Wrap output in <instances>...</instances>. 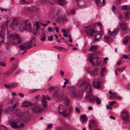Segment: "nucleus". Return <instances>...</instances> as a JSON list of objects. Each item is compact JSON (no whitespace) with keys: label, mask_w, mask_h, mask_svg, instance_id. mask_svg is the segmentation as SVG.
I'll list each match as a JSON object with an SVG mask.
<instances>
[{"label":"nucleus","mask_w":130,"mask_h":130,"mask_svg":"<svg viewBox=\"0 0 130 130\" xmlns=\"http://www.w3.org/2000/svg\"><path fill=\"white\" fill-rule=\"evenodd\" d=\"M69 89L70 92L71 94L73 97H76L79 95H81L83 93V91L82 90H80L79 92V93L77 94L75 91V89L74 88L71 87H69Z\"/></svg>","instance_id":"nucleus-5"},{"label":"nucleus","mask_w":130,"mask_h":130,"mask_svg":"<svg viewBox=\"0 0 130 130\" xmlns=\"http://www.w3.org/2000/svg\"><path fill=\"white\" fill-rule=\"evenodd\" d=\"M119 28L115 29L112 32H111L110 30L108 31V34L111 36H114L116 35L119 31Z\"/></svg>","instance_id":"nucleus-9"},{"label":"nucleus","mask_w":130,"mask_h":130,"mask_svg":"<svg viewBox=\"0 0 130 130\" xmlns=\"http://www.w3.org/2000/svg\"><path fill=\"white\" fill-rule=\"evenodd\" d=\"M5 86L7 88H9L10 89H11V88L10 87V86L8 84H4Z\"/></svg>","instance_id":"nucleus-57"},{"label":"nucleus","mask_w":130,"mask_h":130,"mask_svg":"<svg viewBox=\"0 0 130 130\" xmlns=\"http://www.w3.org/2000/svg\"><path fill=\"white\" fill-rule=\"evenodd\" d=\"M57 15L58 16L59 19L60 17H61L62 16L61 14V11L60 10H58L57 13Z\"/></svg>","instance_id":"nucleus-41"},{"label":"nucleus","mask_w":130,"mask_h":130,"mask_svg":"<svg viewBox=\"0 0 130 130\" xmlns=\"http://www.w3.org/2000/svg\"><path fill=\"white\" fill-rule=\"evenodd\" d=\"M95 31L92 29L90 28L89 29H87L85 31V33L86 34L89 35L91 37H92L93 34L94 33Z\"/></svg>","instance_id":"nucleus-11"},{"label":"nucleus","mask_w":130,"mask_h":130,"mask_svg":"<svg viewBox=\"0 0 130 130\" xmlns=\"http://www.w3.org/2000/svg\"><path fill=\"white\" fill-rule=\"evenodd\" d=\"M41 103L42 105L43 106L45 107H47V103L45 100H41Z\"/></svg>","instance_id":"nucleus-29"},{"label":"nucleus","mask_w":130,"mask_h":130,"mask_svg":"<svg viewBox=\"0 0 130 130\" xmlns=\"http://www.w3.org/2000/svg\"><path fill=\"white\" fill-rule=\"evenodd\" d=\"M17 116L20 119L23 120L28 119L31 116L29 111L27 110L24 112H19L16 114Z\"/></svg>","instance_id":"nucleus-3"},{"label":"nucleus","mask_w":130,"mask_h":130,"mask_svg":"<svg viewBox=\"0 0 130 130\" xmlns=\"http://www.w3.org/2000/svg\"><path fill=\"white\" fill-rule=\"evenodd\" d=\"M125 16L126 17H129L130 16V12H127L125 14Z\"/></svg>","instance_id":"nucleus-58"},{"label":"nucleus","mask_w":130,"mask_h":130,"mask_svg":"<svg viewBox=\"0 0 130 130\" xmlns=\"http://www.w3.org/2000/svg\"><path fill=\"white\" fill-rule=\"evenodd\" d=\"M11 126L14 128H18V126L16 123L14 122H12L10 124Z\"/></svg>","instance_id":"nucleus-26"},{"label":"nucleus","mask_w":130,"mask_h":130,"mask_svg":"<svg viewBox=\"0 0 130 130\" xmlns=\"http://www.w3.org/2000/svg\"><path fill=\"white\" fill-rule=\"evenodd\" d=\"M78 5L80 7H82L84 6V3L82 1H80L78 3H77Z\"/></svg>","instance_id":"nucleus-36"},{"label":"nucleus","mask_w":130,"mask_h":130,"mask_svg":"<svg viewBox=\"0 0 130 130\" xmlns=\"http://www.w3.org/2000/svg\"><path fill=\"white\" fill-rule=\"evenodd\" d=\"M18 85V84L16 83H11L9 84V85L11 88H14L16 87Z\"/></svg>","instance_id":"nucleus-28"},{"label":"nucleus","mask_w":130,"mask_h":130,"mask_svg":"<svg viewBox=\"0 0 130 130\" xmlns=\"http://www.w3.org/2000/svg\"><path fill=\"white\" fill-rule=\"evenodd\" d=\"M64 101V104L66 106H68L70 103V100L68 97L66 96Z\"/></svg>","instance_id":"nucleus-21"},{"label":"nucleus","mask_w":130,"mask_h":130,"mask_svg":"<svg viewBox=\"0 0 130 130\" xmlns=\"http://www.w3.org/2000/svg\"><path fill=\"white\" fill-rule=\"evenodd\" d=\"M105 70L106 69L105 68H103L101 70V72L104 73L105 72Z\"/></svg>","instance_id":"nucleus-62"},{"label":"nucleus","mask_w":130,"mask_h":130,"mask_svg":"<svg viewBox=\"0 0 130 130\" xmlns=\"http://www.w3.org/2000/svg\"><path fill=\"white\" fill-rule=\"evenodd\" d=\"M17 103L14 104L13 105L9 107L6 110H5L4 112L6 113H7L9 111H12L16 106Z\"/></svg>","instance_id":"nucleus-13"},{"label":"nucleus","mask_w":130,"mask_h":130,"mask_svg":"<svg viewBox=\"0 0 130 130\" xmlns=\"http://www.w3.org/2000/svg\"><path fill=\"white\" fill-rule=\"evenodd\" d=\"M0 36L3 39H4V35L3 31H2L0 32Z\"/></svg>","instance_id":"nucleus-43"},{"label":"nucleus","mask_w":130,"mask_h":130,"mask_svg":"<svg viewBox=\"0 0 130 130\" xmlns=\"http://www.w3.org/2000/svg\"><path fill=\"white\" fill-rule=\"evenodd\" d=\"M121 2V1L120 0H117L116 2V5H118Z\"/></svg>","instance_id":"nucleus-61"},{"label":"nucleus","mask_w":130,"mask_h":130,"mask_svg":"<svg viewBox=\"0 0 130 130\" xmlns=\"http://www.w3.org/2000/svg\"><path fill=\"white\" fill-rule=\"evenodd\" d=\"M120 25L122 30L124 31L126 30V26L125 24L123 23H120Z\"/></svg>","instance_id":"nucleus-31"},{"label":"nucleus","mask_w":130,"mask_h":130,"mask_svg":"<svg viewBox=\"0 0 130 130\" xmlns=\"http://www.w3.org/2000/svg\"><path fill=\"white\" fill-rule=\"evenodd\" d=\"M122 57L125 59H128V57L126 55H124L122 56Z\"/></svg>","instance_id":"nucleus-63"},{"label":"nucleus","mask_w":130,"mask_h":130,"mask_svg":"<svg viewBox=\"0 0 130 130\" xmlns=\"http://www.w3.org/2000/svg\"><path fill=\"white\" fill-rule=\"evenodd\" d=\"M125 69V67H123L120 69L119 68H118L117 69V70H119V72H122Z\"/></svg>","instance_id":"nucleus-44"},{"label":"nucleus","mask_w":130,"mask_h":130,"mask_svg":"<svg viewBox=\"0 0 130 130\" xmlns=\"http://www.w3.org/2000/svg\"><path fill=\"white\" fill-rule=\"evenodd\" d=\"M106 108L108 110L111 109L112 108V107L109 105H107L106 106Z\"/></svg>","instance_id":"nucleus-59"},{"label":"nucleus","mask_w":130,"mask_h":130,"mask_svg":"<svg viewBox=\"0 0 130 130\" xmlns=\"http://www.w3.org/2000/svg\"><path fill=\"white\" fill-rule=\"evenodd\" d=\"M98 57L95 53H92L89 55V61L93 65L96 63L98 60Z\"/></svg>","instance_id":"nucleus-4"},{"label":"nucleus","mask_w":130,"mask_h":130,"mask_svg":"<svg viewBox=\"0 0 130 130\" xmlns=\"http://www.w3.org/2000/svg\"><path fill=\"white\" fill-rule=\"evenodd\" d=\"M97 124V122L94 120H90L89 123V126L90 128H93L94 126L96 125Z\"/></svg>","instance_id":"nucleus-14"},{"label":"nucleus","mask_w":130,"mask_h":130,"mask_svg":"<svg viewBox=\"0 0 130 130\" xmlns=\"http://www.w3.org/2000/svg\"><path fill=\"white\" fill-rule=\"evenodd\" d=\"M87 120V118L85 115H83L80 116V120L82 122H86Z\"/></svg>","instance_id":"nucleus-19"},{"label":"nucleus","mask_w":130,"mask_h":130,"mask_svg":"<svg viewBox=\"0 0 130 130\" xmlns=\"http://www.w3.org/2000/svg\"><path fill=\"white\" fill-rule=\"evenodd\" d=\"M58 3L60 5H63L66 4L67 2L65 0H57Z\"/></svg>","instance_id":"nucleus-23"},{"label":"nucleus","mask_w":130,"mask_h":130,"mask_svg":"<svg viewBox=\"0 0 130 130\" xmlns=\"http://www.w3.org/2000/svg\"><path fill=\"white\" fill-rule=\"evenodd\" d=\"M75 111L76 112L78 113H79L80 112V110L79 108L78 107H76L75 109Z\"/></svg>","instance_id":"nucleus-55"},{"label":"nucleus","mask_w":130,"mask_h":130,"mask_svg":"<svg viewBox=\"0 0 130 130\" xmlns=\"http://www.w3.org/2000/svg\"><path fill=\"white\" fill-rule=\"evenodd\" d=\"M35 25L36 26V28L39 29L40 28V26L38 24V22H36L35 23Z\"/></svg>","instance_id":"nucleus-46"},{"label":"nucleus","mask_w":130,"mask_h":130,"mask_svg":"<svg viewBox=\"0 0 130 130\" xmlns=\"http://www.w3.org/2000/svg\"><path fill=\"white\" fill-rule=\"evenodd\" d=\"M38 29L36 28H34V34H36L38 32Z\"/></svg>","instance_id":"nucleus-54"},{"label":"nucleus","mask_w":130,"mask_h":130,"mask_svg":"<svg viewBox=\"0 0 130 130\" xmlns=\"http://www.w3.org/2000/svg\"><path fill=\"white\" fill-rule=\"evenodd\" d=\"M42 97L44 99H46L50 100V99L48 95L45 96L44 95H42Z\"/></svg>","instance_id":"nucleus-42"},{"label":"nucleus","mask_w":130,"mask_h":130,"mask_svg":"<svg viewBox=\"0 0 130 130\" xmlns=\"http://www.w3.org/2000/svg\"><path fill=\"white\" fill-rule=\"evenodd\" d=\"M62 107V106L60 105L58 107V110L59 113L62 115L64 117H65L68 115L71 110L70 107H69L67 108L65 110L61 111L60 109V107Z\"/></svg>","instance_id":"nucleus-6"},{"label":"nucleus","mask_w":130,"mask_h":130,"mask_svg":"<svg viewBox=\"0 0 130 130\" xmlns=\"http://www.w3.org/2000/svg\"><path fill=\"white\" fill-rule=\"evenodd\" d=\"M89 73L93 77L95 76L96 75H97L98 74L97 73L95 72H94V71H93V70L92 72H90Z\"/></svg>","instance_id":"nucleus-38"},{"label":"nucleus","mask_w":130,"mask_h":130,"mask_svg":"<svg viewBox=\"0 0 130 130\" xmlns=\"http://www.w3.org/2000/svg\"><path fill=\"white\" fill-rule=\"evenodd\" d=\"M54 95L58 98H61L64 96V94L62 93L59 92L57 90H55L54 93Z\"/></svg>","instance_id":"nucleus-10"},{"label":"nucleus","mask_w":130,"mask_h":130,"mask_svg":"<svg viewBox=\"0 0 130 130\" xmlns=\"http://www.w3.org/2000/svg\"><path fill=\"white\" fill-rule=\"evenodd\" d=\"M126 88L127 89H129L130 88V83L127 84Z\"/></svg>","instance_id":"nucleus-64"},{"label":"nucleus","mask_w":130,"mask_h":130,"mask_svg":"<svg viewBox=\"0 0 130 130\" xmlns=\"http://www.w3.org/2000/svg\"><path fill=\"white\" fill-rule=\"evenodd\" d=\"M41 3L43 4H45L47 3L46 0H41Z\"/></svg>","instance_id":"nucleus-49"},{"label":"nucleus","mask_w":130,"mask_h":130,"mask_svg":"<svg viewBox=\"0 0 130 130\" xmlns=\"http://www.w3.org/2000/svg\"><path fill=\"white\" fill-rule=\"evenodd\" d=\"M129 38L128 36H126L124 37L123 40V43L124 44H126L129 40Z\"/></svg>","instance_id":"nucleus-30"},{"label":"nucleus","mask_w":130,"mask_h":130,"mask_svg":"<svg viewBox=\"0 0 130 130\" xmlns=\"http://www.w3.org/2000/svg\"><path fill=\"white\" fill-rule=\"evenodd\" d=\"M0 130H6V128L5 126L0 125Z\"/></svg>","instance_id":"nucleus-47"},{"label":"nucleus","mask_w":130,"mask_h":130,"mask_svg":"<svg viewBox=\"0 0 130 130\" xmlns=\"http://www.w3.org/2000/svg\"><path fill=\"white\" fill-rule=\"evenodd\" d=\"M96 3L98 6L101 7L104 4L105 0H96Z\"/></svg>","instance_id":"nucleus-18"},{"label":"nucleus","mask_w":130,"mask_h":130,"mask_svg":"<svg viewBox=\"0 0 130 130\" xmlns=\"http://www.w3.org/2000/svg\"><path fill=\"white\" fill-rule=\"evenodd\" d=\"M26 46H26L25 44L24 45L22 44L20 45L19 48L21 50H24L27 48L26 47Z\"/></svg>","instance_id":"nucleus-39"},{"label":"nucleus","mask_w":130,"mask_h":130,"mask_svg":"<svg viewBox=\"0 0 130 130\" xmlns=\"http://www.w3.org/2000/svg\"><path fill=\"white\" fill-rule=\"evenodd\" d=\"M104 41L107 43L109 42L110 41V38L109 37L105 35L103 38Z\"/></svg>","instance_id":"nucleus-22"},{"label":"nucleus","mask_w":130,"mask_h":130,"mask_svg":"<svg viewBox=\"0 0 130 130\" xmlns=\"http://www.w3.org/2000/svg\"><path fill=\"white\" fill-rule=\"evenodd\" d=\"M96 24H98L99 26V28L100 29V31H101L102 30V24L99 22H98L96 23H95V24L94 25V27L96 25Z\"/></svg>","instance_id":"nucleus-35"},{"label":"nucleus","mask_w":130,"mask_h":130,"mask_svg":"<svg viewBox=\"0 0 130 130\" xmlns=\"http://www.w3.org/2000/svg\"><path fill=\"white\" fill-rule=\"evenodd\" d=\"M20 69H18V70L15 72V74L14 75V76H15V75L18 74L20 73Z\"/></svg>","instance_id":"nucleus-52"},{"label":"nucleus","mask_w":130,"mask_h":130,"mask_svg":"<svg viewBox=\"0 0 130 130\" xmlns=\"http://www.w3.org/2000/svg\"><path fill=\"white\" fill-rule=\"evenodd\" d=\"M101 39V35L100 34H97L94 36L93 41H99Z\"/></svg>","instance_id":"nucleus-17"},{"label":"nucleus","mask_w":130,"mask_h":130,"mask_svg":"<svg viewBox=\"0 0 130 130\" xmlns=\"http://www.w3.org/2000/svg\"><path fill=\"white\" fill-rule=\"evenodd\" d=\"M32 44V41L27 42L25 45L27 46H26L27 48H30Z\"/></svg>","instance_id":"nucleus-40"},{"label":"nucleus","mask_w":130,"mask_h":130,"mask_svg":"<svg viewBox=\"0 0 130 130\" xmlns=\"http://www.w3.org/2000/svg\"><path fill=\"white\" fill-rule=\"evenodd\" d=\"M97 49V47L95 45L92 46L90 48V50L91 52H95Z\"/></svg>","instance_id":"nucleus-25"},{"label":"nucleus","mask_w":130,"mask_h":130,"mask_svg":"<svg viewBox=\"0 0 130 130\" xmlns=\"http://www.w3.org/2000/svg\"><path fill=\"white\" fill-rule=\"evenodd\" d=\"M121 116L123 120L125 121H128L129 116L126 111L124 110L121 113Z\"/></svg>","instance_id":"nucleus-8"},{"label":"nucleus","mask_w":130,"mask_h":130,"mask_svg":"<svg viewBox=\"0 0 130 130\" xmlns=\"http://www.w3.org/2000/svg\"><path fill=\"white\" fill-rule=\"evenodd\" d=\"M0 65L3 67H5L6 65L5 63L3 62H0Z\"/></svg>","instance_id":"nucleus-51"},{"label":"nucleus","mask_w":130,"mask_h":130,"mask_svg":"<svg viewBox=\"0 0 130 130\" xmlns=\"http://www.w3.org/2000/svg\"><path fill=\"white\" fill-rule=\"evenodd\" d=\"M30 0H22L23 3H21L27 4L28 3L29 1Z\"/></svg>","instance_id":"nucleus-48"},{"label":"nucleus","mask_w":130,"mask_h":130,"mask_svg":"<svg viewBox=\"0 0 130 130\" xmlns=\"http://www.w3.org/2000/svg\"><path fill=\"white\" fill-rule=\"evenodd\" d=\"M13 71L11 70L8 71L4 73V74L8 76L11 75L13 73Z\"/></svg>","instance_id":"nucleus-34"},{"label":"nucleus","mask_w":130,"mask_h":130,"mask_svg":"<svg viewBox=\"0 0 130 130\" xmlns=\"http://www.w3.org/2000/svg\"><path fill=\"white\" fill-rule=\"evenodd\" d=\"M7 35V39L8 42H7L5 44L6 48H8L10 44L12 45L15 46L20 43L21 39L18 34L16 33L10 34V32L8 31Z\"/></svg>","instance_id":"nucleus-1"},{"label":"nucleus","mask_w":130,"mask_h":130,"mask_svg":"<svg viewBox=\"0 0 130 130\" xmlns=\"http://www.w3.org/2000/svg\"><path fill=\"white\" fill-rule=\"evenodd\" d=\"M20 31L23 32V31L26 30L29 31L31 30V24L29 23V20H25L24 22L21 24L19 28Z\"/></svg>","instance_id":"nucleus-2"},{"label":"nucleus","mask_w":130,"mask_h":130,"mask_svg":"<svg viewBox=\"0 0 130 130\" xmlns=\"http://www.w3.org/2000/svg\"><path fill=\"white\" fill-rule=\"evenodd\" d=\"M38 89H32L30 91V93H33L35 92L37 90H38Z\"/></svg>","instance_id":"nucleus-53"},{"label":"nucleus","mask_w":130,"mask_h":130,"mask_svg":"<svg viewBox=\"0 0 130 130\" xmlns=\"http://www.w3.org/2000/svg\"><path fill=\"white\" fill-rule=\"evenodd\" d=\"M108 58L107 57H106L104 59V64H106L107 63V61H106V60H108Z\"/></svg>","instance_id":"nucleus-60"},{"label":"nucleus","mask_w":130,"mask_h":130,"mask_svg":"<svg viewBox=\"0 0 130 130\" xmlns=\"http://www.w3.org/2000/svg\"><path fill=\"white\" fill-rule=\"evenodd\" d=\"M59 19L63 20L64 21H66L67 20V19L66 17L63 16H62L61 17H60Z\"/></svg>","instance_id":"nucleus-45"},{"label":"nucleus","mask_w":130,"mask_h":130,"mask_svg":"<svg viewBox=\"0 0 130 130\" xmlns=\"http://www.w3.org/2000/svg\"><path fill=\"white\" fill-rule=\"evenodd\" d=\"M32 111L34 113H39L41 112L42 110L39 105H36L32 108Z\"/></svg>","instance_id":"nucleus-7"},{"label":"nucleus","mask_w":130,"mask_h":130,"mask_svg":"<svg viewBox=\"0 0 130 130\" xmlns=\"http://www.w3.org/2000/svg\"><path fill=\"white\" fill-rule=\"evenodd\" d=\"M40 36L41 37L40 38L41 40V41H45L46 38L45 34L43 33H41L40 34Z\"/></svg>","instance_id":"nucleus-24"},{"label":"nucleus","mask_w":130,"mask_h":130,"mask_svg":"<svg viewBox=\"0 0 130 130\" xmlns=\"http://www.w3.org/2000/svg\"><path fill=\"white\" fill-rule=\"evenodd\" d=\"M121 9L123 10H129L130 8L127 5H124L123 6L121 7Z\"/></svg>","instance_id":"nucleus-27"},{"label":"nucleus","mask_w":130,"mask_h":130,"mask_svg":"<svg viewBox=\"0 0 130 130\" xmlns=\"http://www.w3.org/2000/svg\"><path fill=\"white\" fill-rule=\"evenodd\" d=\"M95 100L96 102V103L97 104H101V101L99 98H98L97 97H96Z\"/></svg>","instance_id":"nucleus-37"},{"label":"nucleus","mask_w":130,"mask_h":130,"mask_svg":"<svg viewBox=\"0 0 130 130\" xmlns=\"http://www.w3.org/2000/svg\"><path fill=\"white\" fill-rule=\"evenodd\" d=\"M22 105L23 106L25 107H28L29 106L32 105L33 104L30 102L25 101L23 103Z\"/></svg>","instance_id":"nucleus-20"},{"label":"nucleus","mask_w":130,"mask_h":130,"mask_svg":"<svg viewBox=\"0 0 130 130\" xmlns=\"http://www.w3.org/2000/svg\"><path fill=\"white\" fill-rule=\"evenodd\" d=\"M117 95L116 93H113L109 97V99L110 100L113 99V98H116L117 96Z\"/></svg>","instance_id":"nucleus-32"},{"label":"nucleus","mask_w":130,"mask_h":130,"mask_svg":"<svg viewBox=\"0 0 130 130\" xmlns=\"http://www.w3.org/2000/svg\"><path fill=\"white\" fill-rule=\"evenodd\" d=\"M54 47L56 49H57L59 50H65V48L59 46H54Z\"/></svg>","instance_id":"nucleus-33"},{"label":"nucleus","mask_w":130,"mask_h":130,"mask_svg":"<svg viewBox=\"0 0 130 130\" xmlns=\"http://www.w3.org/2000/svg\"><path fill=\"white\" fill-rule=\"evenodd\" d=\"M53 36H51L50 37H48V40L51 41L53 40Z\"/></svg>","instance_id":"nucleus-50"},{"label":"nucleus","mask_w":130,"mask_h":130,"mask_svg":"<svg viewBox=\"0 0 130 130\" xmlns=\"http://www.w3.org/2000/svg\"><path fill=\"white\" fill-rule=\"evenodd\" d=\"M100 82H95V81H93L92 85L94 87L97 89H99L100 88Z\"/></svg>","instance_id":"nucleus-16"},{"label":"nucleus","mask_w":130,"mask_h":130,"mask_svg":"<svg viewBox=\"0 0 130 130\" xmlns=\"http://www.w3.org/2000/svg\"><path fill=\"white\" fill-rule=\"evenodd\" d=\"M85 90L87 91L88 93L91 92L92 91L91 85L89 84H87L85 87Z\"/></svg>","instance_id":"nucleus-15"},{"label":"nucleus","mask_w":130,"mask_h":130,"mask_svg":"<svg viewBox=\"0 0 130 130\" xmlns=\"http://www.w3.org/2000/svg\"><path fill=\"white\" fill-rule=\"evenodd\" d=\"M54 88L53 87L51 86L50 88H48V90L49 92H50L52 91V90H54Z\"/></svg>","instance_id":"nucleus-56"},{"label":"nucleus","mask_w":130,"mask_h":130,"mask_svg":"<svg viewBox=\"0 0 130 130\" xmlns=\"http://www.w3.org/2000/svg\"><path fill=\"white\" fill-rule=\"evenodd\" d=\"M95 96L92 94H89L87 95L85 98L87 100H89L91 102L94 101V99Z\"/></svg>","instance_id":"nucleus-12"}]
</instances>
